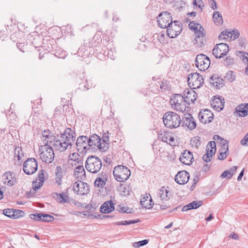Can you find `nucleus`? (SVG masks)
Listing matches in <instances>:
<instances>
[{"instance_id":"obj_1","label":"nucleus","mask_w":248,"mask_h":248,"mask_svg":"<svg viewBox=\"0 0 248 248\" xmlns=\"http://www.w3.org/2000/svg\"><path fill=\"white\" fill-rule=\"evenodd\" d=\"M163 121L165 126L170 129L178 127L181 123L179 115L172 111L165 113L163 117Z\"/></svg>"},{"instance_id":"obj_2","label":"nucleus","mask_w":248,"mask_h":248,"mask_svg":"<svg viewBox=\"0 0 248 248\" xmlns=\"http://www.w3.org/2000/svg\"><path fill=\"white\" fill-rule=\"evenodd\" d=\"M190 30H193L196 33L195 38V44L197 46L202 47L205 42V34L203 33L204 29L201 25L195 21H191L188 25Z\"/></svg>"},{"instance_id":"obj_3","label":"nucleus","mask_w":248,"mask_h":248,"mask_svg":"<svg viewBox=\"0 0 248 248\" xmlns=\"http://www.w3.org/2000/svg\"><path fill=\"white\" fill-rule=\"evenodd\" d=\"M170 103L171 108L177 111L184 112L186 110V100L181 94L173 95L171 98Z\"/></svg>"},{"instance_id":"obj_4","label":"nucleus","mask_w":248,"mask_h":248,"mask_svg":"<svg viewBox=\"0 0 248 248\" xmlns=\"http://www.w3.org/2000/svg\"><path fill=\"white\" fill-rule=\"evenodd\" d=\"M85 167L88 171L95 173L101 169L102 162L98 157L91 155L87 158L86 161Z\"/></svg>"},{"instance_id":"obj_5","label":"nucleus","mask_w":248,"mask_h":248,"mask_svg":"<svg viewBox=\"0 0 248 248\" xmlns=\"http://www.w3.org/2000/svg\"><path fill=\"white\" fill-rule=\"evenodd\" d=\"M39 152L40 158L43 162L50 163L54 160V153L52 147L41 145Z\"/></svg>"},{"instance_id":"obj_6","label":"nucleus","mask_w":248,"mask_h":248,"mask_svg":"<svg viewBox=\"0 0 248 248\" xmlns=\"http://www.w3.org/2000/svg\"><path fill=\"white\" fill-rule=\"evenodd\" d=\"M115 179L119 182H123L127 180L130 175V171L126 167L122 165L115 167L113 171Z\"/></svg>"},{"instance_id":"obj_7","label":"nucleus","mask_w":248,"mask_h":248,"mask_svg":"<svg viewBox=\"0 0 248 248\" xmlns=\"http://www.w3.org/2000/svg\"><path fill=\"white\" fill-rule=\"evenodd\" d=\"M203 82L202 76L197 72L189 74L187 78L188 85L193 89L199 88L202 85Z\"/></svg>"},{"instance_id":"obj_8","label":"nucleus","mask_w":248,"mask_h":248,"mask_svg":"<svg viewBox=\"0 0 248 248\" xmlns=\"http://www.w3.org/2000/svg\"><path fill=\"white\" fill-rule=\"evenodd\" d=\"M169 191L165 187H161L158 191V196L160 199V201H158L160 208L162 210H165L170 206V204L168 202L170 199L168 193Z\"/></svg>"},{"instance_id":"obj_9","label":"nucleus","mask_w":248,"mask_h":248,"mask_svg":"<svg viewBox=\"0 0 248 248\" xmlns=\"http://www.w3.org/2000/svg\"><path fill=\"white\" fill-rule=\"evenodd\" d=\"M195 63L196 67L199 70L204 71L209 68L211 62L210 60L207 56L201 54L197 56Z\"/></svg>"},{"instance_id":"obj_10","label":"nucleus","mask_w":248,"mask_h":248,"mask_svg":"<svg viewBox=\"0 0 248 248\" xmlns=\"http://www.w3.org/2000/svg\"><path fill=\"white\" fill-rule=\"evenodd\" d=\"M38 169L37 160L34 158H29L23 164V169L24 172L28 175L35 173Z\"/></svg>"},{"instance_id":"obj_11","label":"nucleus","mask_w":248,"mask_h":248,"mask_svg":"<svg viewBox=\"0 0 248 248\" xmlns=\"http://www.w3.org/2000/svg\"><path fill=\"white\" fill-rule=\"evenodd\" d=\"M76 147L78 152L82 154H86L91 150L88 138L83 136L79 137L77 140Z\"/></svg>"},{"instance_id":"obj_12","label":"nucleus","mask_w":248,"mask_h":248,"mask_svg":"<svg viewBox=\"0 0 248 248\" xmlns=\"http://www.w3.org/2000/svg\"><path fill=\"white\" fill-rule=\"evenodd\" d=\"M182 31L181 24L179 21H174L170 22V24L167 28V34L170 38L176 37Z\"/></svg>"},{"instance_id":"obj_13","label":"nucleus","mask_w":248,"mask_h":248,"mask_svg":"<svg viewBox=\"0 0 248 248\" xmlns=\"http://www.w3.org/2000/svg\"><path fill=\"white\" fill-rule=\"evenodd\" d=\"M172 21L170 14L167 12L161 13L157 17L158 25L161 28H167Z\"/></svg>"},{"instance_id":"obj_14","label":"nucleus","mask_w":248,"mask_h":248,"mask_svg":"<svg viewBox=\"0 0 248 248\" xmlns=\"http://www.w3.org/2000/svg\"><path fill=\"white\" fill-rule=\"evenodd\" d=\"M229 50V46L226 44L220 43L213 49V54L216 58H221L228 53Z\"/></svg>"},{"instance_id":"obj_15","label":"nucleus","mask_w":248,"mask_h":248,"mask_svg":"<svg viewBox=\"0 0 248 248\" xmlns=\"http://www.w3.org/2000/svg\"><path fill=\"white\" fill-rule=\"evenodd\" d=\"M89 187L87 183H83L81 180L75 183L73 185V190L75 193L79 195H85L88 193Z\"/></svg>"},{"instance_id":"obj_16","label":"nucleus","mask_w":248,"mask_h":248,"mask_svg":"<svg viewBox=\"0 0 248 248\" xmlns=\"http://www.w3.org/2000/svg\"><path fill=\"white\" fill-rule=\"evenodd\" d=\"M206 153L202 157L203 160L208 162L212 160V156L216 151V144L215 141H212L208 142L206 146Z\"/></svg>"},{"instance_id":"obj_17","label":"nucleus","mask_w":248,"mask_h":248,"mask_svg":"<svg viewBox=\"0 0 248 248\" xmlns=\"http://www.w3.org/2000/svg\"><path fill=\"white\" fill-rule=\"evenodd\" d=\"M74 134V133L72 131V130L68 128L66 129L64 133L61 135L60 139L62 142H64L66 144L71 147L75 140Z\"/></svg>"},{"instance_id":"obj_18","label":"nucleus","mask_w":248,"mask_h":248,"mask_svg":"<svg viewBox=\"0 0 248 248\" xmlns=\"http://www.w3.org/2000/svg\"><path fill=\"white\" fill-rule=\"evenodd\" d=\"M183 126L187 127L190 130H193L196 127V123L195 119L190 113L185 114L181 120Z\"/></svg>"},{"instance_id":"obj_19","label":"nucleus","mask_w":248,"mask_h":248,"mask_svg":"<svg viewBox=\"0 0 248 248\" xmlns=\"http://www.w3.org/2000/svg\"><path fill=\"white\" fill-rule=\"evenodd\" d=\"M214 115L209 109H202L199 113V118L200 122L203 124L209 123L213 119Z\"/></svg>"},{"instance_id":"obj_20","label":"nucleus","mask_w":248,"mask_h":248,"mask_svg":"<svg viewBox=\"0 0 248 248\" xmlns=\"http://www.w3.org/2000/svg\"><path fill=\"white\" fill-rule=\"evenodd\" d=\"M189 179V174L186 170L180 171L175 176V181L179 185L186 184Z\"/></svg>"},{"instance_id":"obj_21","label":"nucleus","mask_w":248,"mask_h":248,"mask_svg":"<svg viewBox=\"0 0 248 248\" xmlns=\"http://www.w3.org/2000/svg\"><path fill=\"white\" fill-rule=\"evenodd\" d=\"M2 181L8 186H13L16 182V179L13 175V173L8 171L2 175Z\"/></svg>"},{"instance_id":"obj_22","label":"nucleus","mask_w":248,"mask_h":248,"mask_svg":"<svg viewBox=\"0 0 248 248\" xmlns=\"http://www.w3.org/2000/svg\"><path fill=\"white\" fill-rule=\"evenodd\" d=\"M194 159L192 153L188 151H185L180 157L181 162L185 165H189Z\"/></svg>"},{"instance_id":"obj_23","label":"nucleus","mask_w":248,"mask_h":248,"mask_svg":"<svg viewBox=\"0 0 248 248\" xmlns=\"http://www.w3.org/2000/svg\"><path fill=\"white\" fill-rule=\"evenodd\" d=\"M224 99L222 97H214L211 102L212 108L217 111H220L224 108Z\"/></svg>"},{"instance_id":"obj_24","label":"nucleus","mask_w":248,"mask_h":248,"mask_svg":"<svg viewBox=\"0 0 248 248\" xmlns=\"http://www.w3.org/2000/svg\"><path fill=\"white\" fill-rule=\"evenodd\" d=\"M159 140L165 142L171 146L175 144L174 138L171 135L165 132H161L158 134Z\"/></svg>"},{"instance_id":"obj_25","label":"nucleus","mask_w":248,"mask_h":248,"mask_svg":"<svg viewBox=\"0 0 248 248\" xmlns=\"http://www.w3.org/2000/svg\"><path fill=\"white\" fill-rule=\"evenodd\" d=\"M78 164L74 170V175L78 180H84L86 178V174L83 165Z\"/></svg>"},{"instance_id":"obj_26","label":"nucleus","mask_w":248,"mask_h":248,"mask_svg":"<svg viewBox=\"0 0 248 248\" xmlns=\"http://www.w3.org/2000/svg\"><path fill=\"white\" fill-rule=\"evenodd\" d=\"M112 200L105 202L100 207V212L102 213H109L114 210V204Z\"/></svg>"},{"instance_id":"obj_27","label":"nucleus","mask_w":248,"mask_h":248,"mask_svg":"<svg viewBox=\"0 0 248 248\" xmlns=\"http://www.w3.org/2000/svg\"><path fill=\"white\" fill-rule=\"evenodd\" d=\"M248 103L241 104L237 106L235 108L234 113L235 115H238L241 117H245L248 115Z\"/></svg>"},{"instance_id":"obj_28","label":"nucleus","mask_w":248,"mask_h":248,"mask_svg":"<svg viewBox=\"0 0 248 248\" xmlns=\"http://www.w3.org/2000/svg\"><path fill=\"white\" fill-rule=\"evenodd\" d=\"M210 82L218 89L221 88L224 85V81L222 78L216 75H213L210 78Z\"/></svg>"},{"instance_id":"obj_29","label":"nucleus","mask_w":248,"mask_h":248,"mask_svg":"<svg viewBox=\"0 0 248 248\" xmlns=\"http://www.w3.org/2000/svg\"><path fill=\"white\" fill-rule=\"evenodd\" d=\"M100 140L101 138L98 135L96 134L91 135L90 138H88V141L91 150L96 149Z\"/></svg>"},{"instance_id":"obj_30","label":"nucleus","mask_w":248,"mask_h":248,"mask_svg":"<svg viewBox=\"0 0 248 248\" xmlns=\"http://www.w3.org/2000/svg\"><path fill=\"white\" fill-rule=\"evenodd\" d=\"M68 146L64 142H62L60 138L56 140L53 146L56 150L60 152H64Z\"/></svg>"},{"instance_id":"obj_31","label":"nucleus","mask_w":248,"mask_h":248,"mask_svg":"<svg viewBox=\"0 0 248 248\" xmlns=\"http://www.w3.org/2000/svg\"><path fill=\"white\" fill-rule=\"evenodd\" d=\"M56 137L51 133L48 136L43 138L42 140L43 143V145H47V146L53 147L54 143L56 140Z\"/></svg>"},{"instance_id":"obj_32","label":"nucleus","mask_w":248,"mask_h":248,"mask_svg":"<svg viewBox=\"0 0 248 248\" xmlns=\"http://www.w3.org/2000/svg\"><path fill=\"white\" fill-rule=\"evenodd\" d=\"M52 196L60 203H65L68 202V196L63 193L61 194L54 193L52 194Z\"/></svg>"},{"instance_id":"obj_33","label":"nucleus","mask_w":248,"mask_h":248,"mask_svg":"<svg viewBox=\"0 0 248 248\" xmlns=\"http://www.w3.org/2000/svg\"><path fill=\"white\" fill-rule=\"evenodd\" d=\"M55 174L56 182L59 186H60L62 184V178L63 176L62 169L60 166L56 167Z\"/></svg>"},{"instance_id":"obj_34","label":"nucleus","mask_w":248,"mask_h":248,"mask_svg":"<svg viewBox=\"0 0 248 248\" xmlns=\"http://www.w3.org/2000/svg\"><path fill=\"white\" fill-rule=\"evenodd\" d=\"M69 157L68 164H72L73 161H76L78 164H82V157L78 153H74L70 154Z\"/></svg>"},{"instance_id":"obj_35","label":"nucleus","mask_w":248,"mask_h":248,"mask_svg":"<svg viewBox=\"0 0 248 248\" xmlns=\"http://www.w3.org/2000/svg\"><path fill=\"white\" fill-rule=\"evenodd\" d=\"M237 169L236 166H233L228 170L224 171L221 174L222 178L227 177L228 179L231 178Z\"/></svg>"},{"instance_id":"obj_36","label":"nucleus","mask_w":248,"mask_h":248,"mask_svg":"<svg viewBox=\"0 0 248 248\" xmlns=\"http://www.w3.org/2000/svg\"><path fill=\"white\" fill-rule=\"evenodd\" d=\"M197 97V93L193 91H188L186 93V103L187 102L191 101L192 103H194V101L196 100Z\"/></svg>"},{"instance_id":"obj_37","label":"nucleus","mask_w":248,"mask_h":248,"mask_svg":"<svg viewBox=\"0 0 248 248\" xmlns=\"http://www.w3.org/2000/svg\"><path fill=\"white\" fill-rule=\"evenodd\" d=\"M213 19L214 22L217 25H222L223 23L222 16L219 12L216 11L214 12Z\"/></svg>"},{"instance_id":"obj_38","label":"nucleus","mask_w":248,"mask_h":248,"mask_svg":"<svg viewBox=\"0 0 248 248\" xmlns=\"http://www.w3.org/2000/svg\"><path fill=\"white\" fill-rule=\"evenodd\" d=\"M237 55L240 57L243 63L248 65V53L244 51H237Z\"/></svg>"},{"instance_id":"obj_39","label":"nucleus","mask_w":248,"mask_h":248,"mask_svg":"<svg viewBox=\"0 0 248 248\" xmlns=\"http://www.w3.org/2000/svg\"><path fill=\"white\" fill-rule=\"evenodd\" d=\"M152 202L153 200L151 197H150L149 199V202H147V199H145V197H143L142 199L140 201V204L144 207L149 209L152 207V206L153 204V203H152Z\"/></svg>"},{"instance_id":"obj_40","label":"nucleus","mask_w":248,"mask_h":248,"mask_svg":"<svg viewBox=\"0 0 248 248\" xmlns=\"http://www.w3.org/2000/svg\"><path fill=\"white\" fill-rule=\"evenodd\" d=\"M106 179L102 178H97L94 181V185L99 188H103L106 184Z\"/></svg>"},{"instance_id":"obj_41","label":"nucleus","mask_w":248,"mask_h":248,"mask_svg":"<svg viewBox=\"0 0 248 248\" xmlns=\"http://www.w3.org/2000/svg\"><path fill=\"white\" fill-rule=\"evenodd\" d=\"M15 158H16L18 160H20L23 156V154L22 149L19 147H17L15 149Z\"/></svg>"},{"instance_id":"obj_42","label":"nucleus","mask_w":248,"mask_h":248,"mask_svg":"<svg viewBox=\"0 0 248 248\" xmlns=\"http://www.w3.org/2000/svg\"><path fill=\"white\" fill-rule=\"evenodd\" d=\"M96 148H98L102 152L106 151L108 148V143H107V142H104L101 141V140L98 143Z\"/></svg>"},{"instance_id":"obj_43","label":"nucleus","mask_w":248,"mask_h":248,"mask_svg":"<svg viewBox=\"0 0 248 248\" xmlns=\"http://www.w3.org/2000/svg\"><path fill=\"white\" fill-rule=\"evenodd\" d=\"M230 34L231 31H225L220 34V35L218 36V38L220 40H228L229 38H230Z\"/></svg>"},{"instance_id":"obj_44","label":"nucleus","mask_w":248,"mask_h":248,"mask_svg":"<svg viewBox=\"0 0 248 248\" xmlns=\"http://www.w3.org/2000/svg\"><path fill=\"white\" fill-rule=\"evenodd\" d=\"M202 201H193L188 203L187 207H189L190 210L192 209H197L202 205Z\"/></svg>"},{"instance_id":"obj_45","label":"nucleus","mask_w":248,"mask_h":248,"mask_svg":"<svg viewBox=\"0 0 248 248\" xmlns=\"http://www.w3.org/2000/svg\"><path fill=\"white\" fill-rule=\"evenodd\" d=\"M225 78L230 82L235 79V74L232 71H228L225 75Z\"/></svg>"},{"instance_id":"obj_46","label":"nucleus","mask_w":248,"mask_h":248,"mask_svg":"<svg viewBox=\"0 0 248 248\" xmlns=\"http://www.w3.org/2000/svg\"><path fill=\"white\" fill-rule=\"evenodd\" d=\"M140 221V220L139 219L129 220V221L124 220V221H122L117 222L116 223V224L117 225H129V224H131L136 223Z\"/></svg>"},{"instance_id":"obj_47","label":"nucleus","mask_w":248,"mask_h":248,"mask_svg":"<svg viewBox=\"0 0 248 248\" xmlns=\"http://www.w3.org/2000/svg\"><path fill=\"white\" fill-rule=\"evenodd\" d=\"M190 144L193 147H199L201 145L200 138L199 137H195L192 138L190 140Z\"/></svg>"},{"instance_id":"obj_48","label":"nucleus","mask_w":248,"mask_h":248,"mask_svg":"<svg viewBox=\"0 0 248 248\" xmlns=\"http://www.w3.org/2000/svg\"><path fill=\"white\" fill-rule=\"evenodd\" d=\"M13 215V218H18L20 217H23L24 212L21 210L14 209Z\"/></svg>"},{"instance_id":"obj_49","label":"nucleus","mask_w":248,"mask_h":248,"mask_svg":"<svg viewBox=\"0 0 248 248\" xmlns=\"http://www.w3.org/2000/svg\"><path fill=\"white\" fill-rule=\"evenodd\" d=\"M219 152L228 153V143L226 140H224L222 142L221 147L219 150Z\"/></svg>"},{"instance_id":"obj_50","label":"nucleus","mask_w":248,"mask_h":248,"mask_svg":"<svg viewBox=\"0 0 248 248\" xmlns=\"http://www.w3.org/2000/svg\"><path fill=\"white\" fill-rule=\"evenodd\" d=\"M30 218L37 221H42L43 214H31Z\"/></svg>"},{"instance_id":"obj_51","label":"nucleus","mask_w":248,"mask_h":248,"mask_svg":"<svg viewBox=\"0 0 248 248\" xmlns=\"http://www.w3.org/2000/svg\"><path fill=\"white\" fill-rule=\"evenodd\" d=\"M13 209H5L3 210V214L5 216L13 218Z\"/></svg>"},{"instance_id":"obj_52","label":"nucleus","mask_w":248,"mask_h":248,"mask_svg":"<svg viewBox=\"0 0 248 248\" xmlns=\"http://www.w3.org/2000/svg\"><path fill=\"white\" fill-rule=\"evenodd\" d=\"M54 220V217L48 214H43L42 221L46 222H51Z\"/></svg>"},{"instance_id":"obj_53","label":"nucleus","mask_w":248,"mask_h":248,"mask_svg":"<svg viewBox=\"0 0 248 248\" xmlns=\"http://www.w3.org/2000/svg\"><path fill=\"white\" fill-rule=\"evenodd\" d=\"M230 34V39L232 40H235L238 38L240 34L239 32L237 30L232 31H231Z\"/></svg>"},{"instance_id":"obj_54","label":"nucleus","mask_w":248,"mask_h":248,"mask_svg":"<svg viewBox=\"0 0 248 248\" xmlns=\"http://www.w3.org/2000/svg\"><path fill=\"white\" fill-rule=\"evenodd\" d=\"M43 185V181H37L33 182L32 184L33 188L34 190L39 189Z\"/></svg>"},{"instance_id":"obj_55","label":"nucleus","mask_w":248,"mask_h":248,"mask_svg":"<svg viewBox=\"0 0 248 248\" xmlns=\"http://www.w3.org/2000/svg\"><path fill=\"white\" fill-rule=\"evenodd\" d=\"M148 243V240L146 239L140 241L138 242H135L133 243V247L135 248H139L140 246H143L146 245Z\"/></svg>"},{"instance_id":"obj_56","label":"nucleus","mask_w":248,"mask_h":248,"mask_svg":"<svg viewBox=\"0 0 248 248\" xmlns=\"http://www.w3.org/2000/svg\"><path fill=\"white\" fill-rule=\"evenodd\" d=\"M118 210L119 212L124 213H131V209L127 207L119 206Z\"/></svg>"},{"instance_id":"obj_57","label":"nucleus","mask_w":248,"mask_h":248,"mask_svg":"<svg viewBox=\"0 0 248 248\" xmlns=\"http://www.w3.org/2000/svg\"><path fill=\"white\" fill-rule=\"evenodd\" d=\"M208 2L210 7L212 9L216 10L217 9V2L215 0H209Z\"/></svg>"},{"instance_id":"obj_58","label":"nucleus","mask_w":248,"mask_h":248,"mask_svg":"<svg viewBox=\"0 0 248 248\" xmlns=\"http://www.w3.org/2000/svg\"><path fill=\"white\" fill-rule=\"evenodd\" d=\"M248 142V134L247 133V134L245 136V137L243 138V139L241 140V144L244 146H248V144H247Z\"/></svg>"},{"instance_id":"obj_59","label":"nucleus","mask_w":248,"mask_h":248,"mask_svg":"<svg viewBox=\"0 0 248 248\" xmlns=\"http://www.w3.org/2000/svg\"><path fill=\"white\" fill-rule=\"evenodd\" d=\"M228 155V153L219 152V155L218 156V159L219 160H223L227 157Z\"/></svg>"},{"instance_id":"obj_60","label":"nucleus","mask_w":248,"mask_h":248,"mask_svg":"<svg viewBox=\"0 0 248 248\" xmlns=\"http://www.w3.org/2000/svg\"><path fill=\"white\" fill-rule=\"evenodd\" d=\"M51 133H52L51 132H50L49 130H44L43 132H42V140L43 139V138H46V137L48 136L50 134H51Z\"/></svg>"},{"instance_id":"obj_61","label":"nucleus","mask_w":248,"mask_h":248,"mask_svg":"<svg viewBox=\"0 0 248 248\" xmlns=\"http://www.w3.org/2000/svg\"><path fill=\"white\" fill-rule=\"evenodd\" d=\"M38 177H39V181H43V183H44V173L43 172V170H41V171H39V176H38Z\"/></svg>"},{"instance_id":"obj_62","label":"nucleus","mask_w":248,"mask_h":248,"mask_svg":"<svg viewBox=\"0 0 248 248\" xmlns=\"http://www.w3.org/2000/svg\"><path fill=\"white\" fill-rule=\"evenodd\" d=\"M101 141H102L104 142H107V143H108L109 138L108 136H106V134L105 133H104L103 135L102 139Z\"/></svg>"},{"instance_id":"obj_63","label":"nucleus","mask_w":248,"mask_h":248,"mask_svg":"<svg viewBox=\"0 0 248 248\" xmlns=\"http://www.w3.org/2000/svg\"><path fill=\"white\" fill-rule=\"evenodd\" d=\"M198 3V7L202 10L204 7V4L202 0H197Z\"/></svg>"},{"instance_id":"obj_64","label":"nucleus","mask_w":248,"mask_h":248,"mask_svg":"<svg viewBox=\"0 0 248 248\" xmlns=\"http://www.w3.org/2000/svg\"><path fill=\"white\" fill-rule=\"evenodd\" d=\"M243 175H244V170H243L239 173V174L237 177L238 181H240L241 180L242 177L243 176Z\"/></svg>"}]
</instances>
